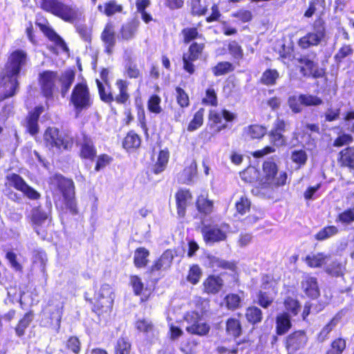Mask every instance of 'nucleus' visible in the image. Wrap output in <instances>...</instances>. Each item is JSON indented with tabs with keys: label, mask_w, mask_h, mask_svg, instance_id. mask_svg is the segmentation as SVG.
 <instances>
[{
	"label": "nucleus",
	"mask_w": 354,
	"mask_h": 354,
	"mask_svg": "<svg viewBox=\"0 0 354 354\" xmlns=\"http://www.w3.org/2000/svg\"><path fill=\"white\" fill-rule=\"evenodd\" d=\"M95 156L96 150L92 140L86 136H84V140L81 145L80 156L82 158L93 160Z\"/></svg>",
	"instance_id": "nucleus-24"
},
{
	"label": "nucleus",
	"mask_w": 354,
	"mask_h": 354,
	"mask_svg": "<svg viewBox=\"0 0 354 354\" xmlns=\"http://www.w3.org/2000/svg\"><path fill=\"white\" fill-rule=\"evenodd\" d=\"M344 270L342 263L337 259H333L330 257V260L327 263L324 271L330 276L338 277L344 274Z\"/></svg>",
	"instance_id": "nucleus-28"
},
{
	"label": "nucleus",
	"mask_w": 354,
	"mask_h": 354,
	"mask_svg": "<svg viewBox=\"0 0 354 354\" xmlns=\"http://www.w3.org/2000/svg\"><path fill=\"white\" fill-rule=\"evenodd\" d=\"M115 85L119 93L115 96L114 100L118 104H125L129 99L128 93L129 82L126 80H118Z\"/></svg>",
	"instance_id": "nucleus-26"
},
{
	"label": "nucleus",
	"mask_w": 354,
	"mask_h": 354,
	"mask_svg": "<svg viewBox=\"0 0 354 354\" xmlns=\"http://www.w3.org/2000/svg\"><path fill=\"white\" fill-rule=\"evenodd\" d=\"M268 136L270 142L272 143L274 146L280 147L285 145V138L281 133L272 130L268 134Z\"/></svg>",
	"instance_id": "nucleus-60"
},
{
	"label": "nucleus",
	"mask_w": 354,
	"mask_h": 354,
	"mask_svg": "<svg viewBox=\"0 0 354 354\" xmlns=\"http://www.w3.org/2000/svg\"><path fill=\"white\" fill-rule=\"evenodd\" d=\"M288 105L294 113H299L302 106L310 105V97L306 95L290 96L288 98Z\"/></svg>",
	"instance_id": "nucleus-21"
},
{
	"label": "nucleus",
	"mask_w": 354,
	"mask_h": 354,
	"mask_svg": "<svg viewBox=\"0 0 354 354\" xmlns=\"http://www.w3.org/2000/svg\"><path fill=\"white\" fill-rule=\"evenodd\" d=\"M263 178L261 185V191L267 187L273 190L274 187L283 185L287 180V174L285 171H279L275 162L268 160L263 163Z\"/></svg>",
	"instance_id": "nucleus-3"
},
{
	"label": "nucleus",
	"mask_w": 354,
	"mask_h": 354,
	"mask_svg": "<svg viewBox=\"0 0 354 354\" xmlns=\"http://www.w3.org/2000/svg\"><path fill=\"white\" fill-rule=\"evenodd\" d=\"M71 102L77 112L91 106L93 102L86 82L78 83L74 86L71 95Z\"/></svg>",
	"instance_id": "nucleus-5"
},
{
	"label": "nucleus",
	"mask_w": 354,
	"mask_h": 354,
	"mask_svg": "<svg viewBox=\"0 0 354 354\" xmlns=\"http://www.w3.org/2000/svg\"><path fill=\"white\" fill-rule=\"evenodd\" d=\"M66 347L75 354H78L81 348V344L79 339L75 336L69 337L66 342Z\"/></svg>",
	"instance_id": "nucleus-64"
},
{
	"label": "nucleus",
	"mask_w": 354,
	"mask_h": 354,
	"mask_svg": "<svg viewBox=\"0 0 354 354\" xmlns=\"http://www.w3.org/2000/svg\"><path fill=\"white\" fill-rule=\"evenodd\" d=\"M330 260V254L318 252L311 257V268H324Z\"/></svg>",
	"instance_id": "nucleus-34"
},
{
	"label": "nucleus",
	"mask_w": 354,
	"mask_h": 354,
	"mask_svg": "<svg viewBox=\"0 0 354 354\" xmlns=\"http://www.w3.org/2000/svg\"><path fill=\"white\" fill-rule=\"evenodd\" d=\"M139 27V21L132 19L124 24L120 29V35L122 40L129 41L134 38Z\"/></svg>",
	"instance_id": "nucleus-19"
},
{
	"label": "nucleus",
	"mask_w": 354,
	"mask_h": 354,
	"mask_svg": "<svg viewBox=\"0 0 354 354\" xmlns=\"http://www.w3.org/2000/svg\"><path fill=\"white\" fill-rule=\"evenodd\" d=\"M47 37L53 41L57 46L60 47L64 51H68V48L64 41L51 29H47L46 32Z\"/></svg>",
	"instance_id": "nucleus-51"
},
{
	"label": "nucleus",
	"mask_w": 354,
	"mask_h": 354,
	"mask_svg": "<svg viewBox=\"0 0 354 354\" xmlns=\"http://www.w3.org/2000/svg\"><path fill=\"white\" fill-rule=\"evenodd\" d=\"M58 80L61 83V93L63 97L68 93L75 80V73L73 71H66L59 77Z\"/></svg>",
	"instance_id": "nucleus-27"
},
{
	"label": "nucleus",
	"mask_w": 354,
	"mask_h": 354,
	"mask_svg": "<svg viewBox=\"0 0 354 354\" xmlns=\"http://www.w3.org/2000/svg\"><path fill=\"white\" fill-rule=\"evenodd\" d=\"M197 165L195 160H192L190 165L185 167L181 174V180L184 183H192L196 176Z\"/></svg>",
	"instance_id": "nucleus-33"
},
{
	"label": "nucleus",
	"mask_w": 354,
	"mask_h": 354,
	"mask_svg": "<svg viewBox=\"0 0 354 354\" xmlns=\"http://www.w3.org/2000/svg\"><path fill=\"white\" fill-rule=\"evenodd\" d=\"M130 283L136 295H140L142 292L144 285L141 279L137 275L130 277Z\"/></svg>",
	"instance_id": "nucleus-57"
},
{
	"label": "nucleus",
	"mask_w": 354,
	"mask_h": 354,
	"mask_svg": "<svg viewBox=\"0 0 354 354\" xmlns=\"http://www.w3.org/2000/svg\"><path fill=\"white\" fill-rule=\"evenodd\" d=\"M7 179L10 186L21 191L28 198L37 200L40 197L39 193L29 186L19 175L12 174L8 176Z\"/></svg>",
	"instance_id": "nucleus-12"
},
{
	"label": "nucleus",
	"mask_w": 354,
	"mask_h": 354,
	"mask_svg": "<svg viewBox=\"0 0 354 354\" xmlns=\"http://www.w3.org/2000/svg\"><path fill=\"white\" fill-rule=\"evenodd\" d=\"M336 222L342 225H350L354 222V207L344 209L339 213L336 218Z\"/></svg>",
	"instance_id": "nucleus-36"
},
{
	"label": "nucleus",
	"mask_w": 354,
	"mask_h": 354,
	"mask_svg": "<svg viewBox=\"0 0 354 354\" xmlns=\"http://www.w3.org/2000/svg\"><path fill=\"white\" fill-rule=\"evenodd\" d=\"M204 109H200L194 115V118L189 122L187 130L194 131L202 126L203 123Z\"/></svg>",
	"instance_id": "nucleus-45"
},
{
	"label": "nucleus",
	"mask_w": 354,
	"mask_h": 354,
	"mask_svg": "<svg viewBox=\"0 0 354 354\" xmlns=\"http://www.w3.org/2000/svg\"><path fill=\"white\" fill-rule=\"evenodd\" d=\"M161 102L160 97L157 95H153L148 100L147 106L150 112L158 114L162 111L160 105Z\"/></svg>",
	"instance_id": "nucleus-50"
},
{
	"label": "nucleus",
	"mask_w": 354,
	"mask_h": 354,
	"mask_svg": "<svg viewBox=\"0 0 354 354\" xmlns=\"http://www.w3.org/2000/svg\"><path fill=\"white\" fill-rule=\"evenodd\" d=\"M201 277V268L197 265L192 266L189 271L187 275V281L195 285L198 283Z\"/></svg>",
	"instance_id": "nucleus-53"
},
{
	"label": "nucleus",
	"mask_w": 354,
	"mask_h": 354,
	"mask_svg": "<svg viewBox=\"0 0 354 354\" xmlns=\"http://www.w3.org/2000/svg\"><path fill=\"white\" fill-rule=\"evenodd\" d=\"M47 146L57 150H70L73 145V137L67 133L59 132L57 128L49 127L44 133Z\"/></svg>",
	"instance_id": "nucleus-4"
},
{
	"label": "nucleus",
	"mask_w": 354,
	"mask_h": 354,
	"mask_svg": "<svg viewBox=\"0 0 354 354\" xmlns=\"http://www.w3.org/2000/svg\"><path fill=\"white\" fill-rule=\"evenodd\" d=\"M101 39L104 43L105 52L111 54L116 41L113 26L111 24L106 25L102 32Z\"/></svg>",
	"instance_id": "nucleus-18"
},
{
	"label": "nucleus",
	"mask_w": 354,
	"mask_h": 354,
	"mask_svg": "<svg viewBox=\"0 0 354 354\" xmlns=\"http://www.w3.org/2000/svg\"><path fill=\"white\" fill-rule=\"evenodd\" d=\"M307 338L303 331H297L290 335L286 339V349L289 354L303 346Z\"/></svg>",
	"instance_id": "nucleus-17"
},
{
	"label": "nucleus",
	"mask_w": 354,
	"mask_h": 354,
	"mask_svg": "<svg viewBox=\"0 0 354 354\" xmlns=\"http://www.w3.org/2000/svg\"><path fill=\"white\" fill-rule=\"evenodd\" d=\"M94 300V308L97 310L101 308H106L105 310L111 308L113 302L112 288L109 284H103L99 291L95 294Z\"/></svg>",
	"instance_id": "nucleus-10"
},
{
	"label": "nucleus",
	"mask_w": 354,
	"mask_h": 354,
	"mask_svg": "<svg viewBox=\"0 0 354 354\" xmlns=\"http://www.w3.org/2000/svg\"><path fill=\"white\" fill-rule=\"evenodd\" d=\"M234 71L232 64L228 62H221L212 68V73L215 76H221Z\"/></svg>",
	"instance_id": "nucleus-43"
},
{
	"label": "nucleus",
	"mask_w": 354,
	"mask_h": 354,
	"mask_svg": "<svg viewBox=\"0 0 354 354\" xmlns=\"http://www.w3.org/2000/svg\"><path fill=\"white\" fill-rule=\"evenodd\" d=\"M33 319V315L31 313H27L22 319H20L15 328V332L18 337H21L25 333V330L30 325Z\"/></svg>",
	"instance_id": "nucleus-38"
},
{
	"label": "nucleus",
	"mask_w": 354,
	"mask_h": 354,
	"mask_svg": "<svg viewBox=\"0 0 354 354\" xmlns=\"http://www.w3.org/2000/svg\"><path fill=\"white\" fill-rule=\"evenodd\" d=\"M346 347V341L342 337L334 339L329 348L326 351V354H342Z\"/></svg>",
	"instance_id": "nucleus-32"
},
{
	"label": "nucleus",
	"mask_w": 354,
	"mask_h": 354,
	"mask_svg": "<svg viewBox=\"0 0 354 354\" xmlns=\"http://www.w3.org/2000/svg\"><path fill=\"white\" fill-rule=\"evenodd\" d=\"M27 55L21 50L12 52L0 74V100L13 96L19 86L18 76L26 62Z\"/></svg>",
	"instance_id": "nucleus-1"
},
{
	"label": "nucleus",
	"mask_w": 354,
	"mask_h": 354,
	"mask_svg": "<svg viewBox=\"0 0 354 354\" xmlns=\"http://www.w3.org/2000/svg\"><path fill=\"white\" fill-rule=\"evenodd\" d=\"M63 305L60 302L48 304L43 310L41 324L46 327L54 328L59 332L62 317Z\"/></svg>",
	"instance_id": "nucleus-7"
},
{
	"label": "nucleus",
	"mask_w": 354,
	"mask_h": 354,
	"mask_svg": "<svg viewBox=\"0 0 354 354\" xmlns=\"http://www.w3.org/2000/svg\"><path fill=\"white\" fill-rule=\"evenodd\" d=\"M291 160L299 166L303 165L307 160V155L304 150H294L291 153Z\"/></svg>",
	"instance_id": "nucleus-56"
},
{
	"label": "nucleus",
	"mask_w": 354,
	"mask_h": 354,
	"mask_svg": "<svg viewBox=\"0 0 354 354\" xmlns=\"http://www.w3.org/2000/svg\"><path fill=\"white\" fill-rule=\"evenodd\" d=\"M279 77V73L277 70L268 69L261 77V82L266 85H273Z\"/></svg>",
	"instance_id": "nucleus-48"
},
{
	"label": "nucleus",
	"mask_w": 354,
	"mask_h": 354,
	"mask_svg": "<svg viewBox=\"0 0 354 354\" xmlns=\"http://www.w3.org/2000/svg\"><path fill=\"white\" fill-rule=\"evenodd\" d=\"M44 10L62 19L65 21L73 22L81 18L82 12L74 5H67L61 0H36Z\"/></svg>",
	"instance_id": "nucleus-2"
},
{
	"label": "nucleus",
	"mask_w": 354,
	"mask_h": 354,
	"mask_svg": "<svg viewBox=\"0 0 354 354\" xmlns=\"http://www.w3.org/2000/svg\"><path fill=\"white\" fill-rule=\"evenodd\" d=\"M203 104L216 106L217 105V96L214 88H209L205 91V96L202 100Z\"/></svg>",
	"instance_id": "nucleus-54"
},
{
	"label": "nucleus",
	"mask_w": 354,
	"mask_h": 354,
	"mask_svg": "<svg viewBox=\"0 0 354 354\" xmlns=\"http://www.w3.org/2000/svg\"><path fill=\"white\" fill-rule=\"evenodd\" d=\"M339 230L335 225H327L321 229L315 235V239L317 241H324L338 233Z\"/></svg>",
	"instance_id": "nucleus-35"
},
{
	"label": "nucleus",
	"mask_w": 354,
	"mask_h": 354,
	"mask_svg": "<svg viewBox=\"0 0 354 354\" xmlns=\"http://www.w3.org/2000/svg\"><path fill=\"white\" fill-rule=\"evenodd\" d=\"M58 80L57 72L46 71L39 74V83L44 95L47 98L52 97L55 87V82Z\"/></svg>",
	"instance_id": "nucleus-13"
},
{
	"label": "nucleus",
	"mask_w": 354,
	"mask_h": 354,
	"mask_svg": "<svg viewBox=\"0 0 354 354\" xmlns=\"http://www.w3.org/2000/svg\"><path fill=\"white\" fill-rule=\"evenodd\" d=\"M149 252L145 248H139L134 253L133 262L137 268H144L147 266L149 260Z\"/></svg>",
	"instance_id": "nucleus-31"
},
{
	"label": "nucleus",
	"mask_w": 354,
	"mask_h": 354,
	"mask_svg": "<svg viewBox=\"0 0 354 354\" xmlns=\"http://www.w3.org/2000/svg\"><path fill=\"white\" fill-rule=\"evenodd\" d=\"M131 344L128 339L121 337L117 341L115 346V354H130Z\"/></svg>",
	"instance_id": "nucleus-46"
},
{
	"label": "nucleus",
	"mask_w": 354,
	"mask_h": 354,
	"mask_svg": "<svg viewBox=\"0 0 354 354\" xmlns=\"http://www.w3.org/2000/svg\"><path fill=\"white\" fill-rule=\"evenodd\" d=\"M141 143L139 136L133 131H130L124 138L123 147L127 149L138 148Z\"/></svg>",
	"instance_id": "nucleus-37"
},
{
	"label": "nucleus",
	"mask_w": 354,
	"mask_h": 354,
	"mask_svg": "<svg viewBox=\"0 0 354 354\" xmlns=\"http://www.w3.org/2000/svg\"><path fill=\"white\" fill-rule=\"evenodd\" d=\"M169 158V152L167 149L160 151L157 162L153 165V172L156 174H158L165 169L168 163Z\"/></svg>",
	"instance_id": "nucleus-30"
},
{
	"label": "nucleus",
	"mask_w": 354,
	"mask_h": 354,
	"mask_svg": "<svg viewBox=\"0 0 354 354\" xmlns=\"http://www.w3.org/2000/svg\"><path fill=\"white\" fill-rule=\"evenodd\" d=\"M31 220L37 235L44 239L47 236V228L50 222L47 213L39 208L34 209L32 212Z\"/></svg>",
	"instance_id": "nucleus-11"
},
{
	"label": "nucleus",
	"mask_w": 354,
	"mask_h": 354,
	"mask_svg": "<svg viewBox=\"0 0 354 354\" xmlns=\"http://www.w3.org/2000/svg\"><path fill=\"white\" fill-rule=\"evenodd\" d=\"M291 327L290 317L286 313L277 317V333L279 335L286 333Z\"/></svg>",
	"instance_id": "nucleus-29"
},
{
	"label": "nucleus",
	"mask_w": 354,
	"mask_h": 354,
	"mask_svg": "<svg viewBox=\"0 0 354 354\" xmlns=\"http://www.w3.org/2000/svg\"><path fill=\"white\" fill-rule=\"evenodd\" d=\"M234 118L235 115L234 113L225 109H223L221 111L211 110L209 113V120L212 124L216 126V132H220L227 127L226 124H221L223 119L226 122H231L234 119Z\"/></svg>",
	"instance_id": "nucleus-14"
},
{
	"label": "nucleus",
	"mask_w": 354,
	"mask_h": 354,
	"mask_svg": "<svg viewBox=\"0 0 354 354\" xmlns=\"http://www.w3.org/2000/svg\"><path fill=\"white\" fill-rule=\"evenodd\" d=\"M225 301L228 309L234 310L240 306L241 298L236 294H230L225 297Z\"/></svg>",
	"instance_id": "nucleus-59"
},
{
	"label": "nucleus",
	"mask_w": 354,
	"mask_h": 354,
	"mask_svg": "<svg viewBox=\"0 0 354 354\" xmlns=\"http://www.w3.org/2000/svg\"><path fill=\"white\" fill-rule=\"evenodd\" d=\"M326 35L325 21L318 17L313 23L311 30V46H317Z\"/></svg>",
	"instance_id": "nucleus-15"
},
{
	"label": "nucleus",
	"mask_w": 354,
	"mask_h": 354,
	"mask_svg": "<svg viewBox=\"0 0 354 354\" xmlns=\"http://www.w3.org/2000/svg\"><path fill=\"white\" fill-rule=\"evenodd\" d=\"M227 333L234 337H239L241 333V326L239 320L230 318L226 323Z\"/></svg>",
	"instance_id": "nucleus-42"
},
{
	"label": "nucleus",
	"mask_w": 354,
	"mask_h": 354,
	"mask_svg": "<svg viewBox=\"0 0 354 354\" xmlns=\"http://www.w3.org/2000/svg\"><path fill=\"white\" fill-rule=\"evenodd\" d=\"M182 34L184 37V42L186 44L189 43L192 40L198 37V32L196 28H186L182 30Z\"/></svg>",
	"instance_id": "nucleus-63"
},
{
	"label": "nucleus",
	"mask_w": 354,
	"mask_h": 354,
	"mask_svg": "<svg viewBox=\"0 0 354 354\" xmlns=\"http://www.w3.org/2000/svg\"><path fill=\"white\" fill-rule=\"evenodd\" d=\"M353 49L350 44H344L337 52L334 56V59L337 63H341L344 58L352 55Z\"/></svg>",
	"instance_id": "nucleus-47"
},
{
	"label": "nucleus",
	"mask_w": 354,
	"mask_h": 354,
	"mask_svg": "<svg viewBox=\"0 0 354 354\" xmlns=\"http://www.w3.org/2000/svg\"><path fill=\"white\" fill-rule=\"evenodd\" d=\"M245 317L250 323L255 324L261 321L262 312L256 306L249 307L246 310Z\"/></svg>",
	"instance_id": "nucleus-40"
},
{
	"label": "nucleus",
	"mask_w": 354,
	"mask_h": 354,
	"mask_svg": "<svg viewBox=\"0 0 354 354\" xmlns=\"http://www.w3.org/2000/svg\"><path fill=\"white\" fill-rule=\"evenodd\" d=\"M96 84L98 88L100 99L106 102L111 103L114 100L113 95L111 92L109 87L106 88L105 86L99 80H96Z\"/></svg>",
	"instance_id": "nucleus-41"
},
{
	"label": "nucleus",
	"mask_w": 354,
	"mask_h": 354,
	"mask_svg": "<svg viewBox=\"0 0 354 354\" xmlns=\"http://www.w3.org/2000/svg\"><path fill=\"white\" fill-rule=\"evenodd\" d=\"M353 140V136L351 134L344 133L334 140L333 145L340 147L351 143Z\"/></svg>",
	"instance_id": "nucleus-62"
},
{
	"label": "nucleus",
	"mask_w": 354,
	"mask_h": 354,
	"mask_svg": "<svg viewBox=\"0 0 354 354\" xmlns=\"http://www.w3.org/2000/svg\"><path fill=\"white\" fill-rule=\"evenodd\" d=\"M204 290L207 293H217L223 286V280L219 277L209 276L203 282Z\"/></svg>",
	"instance_id": "nucleus-25"
},
{
	"label": "nucleus",
	"mask_w": 354,
	"mask_h": 354,
	"mask_svg": "<svg viewBox=\"0 0 354 354\" xmlns=\"http://www.w3.org/2000/svg\"><path fill=\"white\" fill-rule=\"evenodd\" d=\"M184 320L187 324L185 329L190 334L205 336L209 332L210 326L196 311L187 312L184 316Z\"/></svg>",
	"instance_id": "nucleus-8"
},
{
	"label": "nucleus",
	"mask_w": 354,
	"mask_h": 354,
	"mask_svg": "<svg viewBox=\"0 0 354 354\" xmlns=\"http://www.w3.org/2000/svg\"><path fill=\"white\" fill-rule=\"evenodd\" d=\"M122 6L112 1L106 3L104 6V14L107 16H111L117 12H121Z\"/></svg>",
	"instance_id": "nucleus-61"
},
{
	"label": "nucleus",
	"mask_w": 354,
	"mask_h": 354,
	"mask_svg": "<svg viewBox=\"0 0 354 354\" xmlns=\"http://www.w3.org/2000/svg\"><path fill=\"white\" fill-rule=\"evenodd\" d=\"M47 262V256L42 250H35L33 254V265L39 266L40 271L45 273L46 263Z\"/></svg>",
	"instance_id": "nucleus-39"
},
{
	"label": "nucleus",
	"mask_w": 354,
	"mask_h": 354,
	"mask_svg": "<svg viewBox=\"0 0 354 354\" xmlns=\"http://www.w3.org/2000/svg\"><path fill=\"white\" fill-rule=\"evenodd\" d=\"M337 162L340 167L354 170V145L346 147L338 153Z\"/></svg>",
	"instance_id": "nucleus-16"
},
{
	"label": "nucleus",
	"mask_w": 354,
	"mask_h": 354,
	"mask_svg": "<svg viewBox=\"0 0 354 354\" xmlns=\"http://www.w3.org/2000/svg\"><path fill=\"white\" fill-rule=\"evenodd\" d=\"M228 50L235 60L239 61L243 57V51L241 46L235 41L229 43Z\"/></svg>",
	"instance_id": "nucleus-49"
},
{
	"label": "nucleus",
	"mask_w": 354,
	"mask_h": 354,
	"mask_svg": "<svg viewBox=\"0 0 354 354\" xmlns=\"http://www.w3.org/2000/svg\"><path fill=\"white\" fill-rule=\"evenodd\" d=\"M176 92L177 102L180 107L184 108L188 106L189 104V100L188 95L185 93V91L180 87H176Z\"/></svg>",
	"instance_id": "nucleus-58"
},
{
	"label": "nucleus",
	"mask_w": 354,
	"mask_h": 354,
	"mask_svg": "<svg viewBox=\"0 0 354 354\" xmlns=\"http://www.w3.org/2000/svg\"><path fill=\"white\" fill-rule=\"evenodd\" d=\"M229 230V225L223 223L216 225H205L203 226L201 232L204 241L207 243L212 244L225 241Z\"/></svg>",
	"instance_id": "nucleus-9"
},
{
	"label": "nucleus",
	"mask_w": 354,
	"mask_h": 354,
	"mask_svg": "<svg viewBox=\"0 0 354 354\" xmlns=\"http://www.w3.org/2000/svg\"><path fill=\"white\" fill-rule=\"evenodd\" d=\"M197 208L199 212L205 214H210L213 209L212 201L207 199L204 196L201 195L198 198L196 202Z\"/></svg>",
	"instance_id": "nucleus-44"
},
{
	"label": "nucleus",
	"mask_w": 354,
	"mask_h": 354,
	"mask_svg": "<svg viewBox=\"0 0 354 354\" xmlns=\"http://www.w3.org/2000/svg\"><path fill=\"white\" fill-rule=\"evenodd\" d=\"M173 252L170 250H166L161 257L154 263L151 268V272L168 269L173 261Z\"/></svg>",
	"instance_id": "nucleus-20"
},
{
	"label": "nucleus",
	"mask_w": 354,
	"mask_h": 354,
	"mask_svg": "<svg viewBox=\"0 0 354 354\" xmlns=\"http://www.w3.org/2000/svg\"><path fill=\"white\" fill-rule=\"evenodd\" d=\"M55 180L56 181L57 189L62 194L66 207L71 214H76L77 209L73 198L75 187L73 180L65 178L62 176H56Z\"/></svg>",
	"instance_id": "nucleus-6"
},
{
	"label": "nucleus",
	"mask_w": 354,
	"mask_h": 354,
	"mask_svg": "<svg viewBox=\"0 0 354 354\" xmlns=\"http://www.w3.org/2000/svg\"><path fill=\"white\" fill-rule=\"evenodd\" d=\"M203 49V45L198 43H193L189 48V53L187 55L188 59L191 60H197Z\"/></svg>",
	"instance_id": "nucleus-52"
},
{
	"label": "nucleus",
	"mask_w": 354,
	"mask_h": 354,
	"mask_svg": "<svg viewBox=\"0 0 354 354\" xmlns=\"http://www.w3.org/2000/svg\"><path fill=\"white\" fill-rule=\"evenodd\" d=\"M266 129L259 124L248 126L243 129V136L245 139H259L266 133Z\"/></svg>",
	"instance_id": "nucleus-22"
},
{
	"label": "nucleus",
	"mask_w": 354,
	"mask_h": 354,
	"mask_svg": "<svg viewBox=\"0 0 354 354\" xmlns=\"http://www.w3.org/2000/svg\"><path fill=\"white\" fill-rule=\"evenodd\" d=\"M298 64L297 67L299 69L300 73L304 76L308 75L310 72V59L308 56H303L297 59Z\"/></svg>",
	"instance_id": "nucleus-55"
},
{
	"label": "nucleus",
	"mask_w": 354,
	"mask_h": 354,
	"mask_svg": "<svg viewBox=\"0 0 354 354\" xmlns=\"http://www.w3.org/2000/svg\"><path fill=\"white\" fill-rule=\"evenodd\" d=\"M190 198L191 194L187 190H180L176 193V200L179 216L183 217L185 216L187 201Z\"/></svg>",
	"instance_id": "nucleus-23"
}]
</instances>
